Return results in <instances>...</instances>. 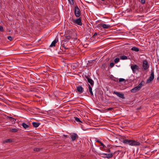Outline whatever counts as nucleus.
Here are the masks:
<instances>
[{
	"label": "nucleus",
	"instance_id": "1a4fd4ad",
	"mask_svg": "<svg viewBox=\"0 0 159 159\" xmlns=\"http://www.w3.org/2000/svg\"><path fill=\"white\" fill-rule=\"evenodd\" d=\"M113 93L114 94H115L117 96L119 97L120 98L124 99L125 98L124 94L123 93H120V92H117L115 91H114L113 92Z\"/></svg>",
	"mask_w": 159,
	"mask_h": 159
},
{
	"label": "nucleus",
	"instance_id": "c756f323",
	"mask_svg": "<svg viewBox=\"0 0 159 159\" xmlns=\"http://www.w3.org/2000/svg\"><path fill=\"white\" fill-rule=\"evenodd\" d=\"M61 46L62 47L64 48L65 49H68V48H66L65 46V43L62 44L61 45Z\"/></svg>",
	"mask_w": 159,
	"mask_h": 159
},
{
	"label": "nucleus",
	"instance_id": "a878e982",
	"mask_svg": "<svg viewBox=\"0 0 159 159\" xmlns=\"http://www.w3.org/2000/svg\"><path fill=\"white\" fill-rule=\"evenodd\" d=\"M119 61H120V59L118 58H116V59H114V63L115 64H116V63H118V62H119Z\"/></svg>",
	"mask_w": 159,
	"mask_h": 159
},
{
	"label": "nucleus",
	"instance_id": "4c0bfd02",
	"mask_svg": "<svg viewBox=\"0 0 159 159\" xmlns=\"http://www.w3.org/2000/svg\"><path fill=\"white\" fill-rule=\"evenodd\" d=\"M98 34L97 33H95L94 34H93V37H94L96 36Z\"/></svg>",
	"mask_w": 159,
	"mask_h": 159
},
{
	"label": "nucleus",
	"instance_id": "37998d69",
	"mask_svg": "<svg viewBox=\"0 0 159 159\" xmlns=\"http://www.w3.org/2000/svg\"><path fill=\"white\" fill-rule=\"evenodd\" d=\"M105 65V64H102V66H104Z\"/></svg>",
	"mask_w": 159,
	"mask_h": 159
},
{
	"label": "nucleus",
	"instance_id": "0eeeda50",
	"mask_svg": "<svg viewBox=\"0 0 159 159\" xmlns=\"http://www.w3.org/2000/svg\"><path fill=\"white\" fill-rule=\"evenodd\" d=\"M143 70H145L149 67L148 61L146 60H144L143 61Z\"/></svg>",
	"mask_w": 159,
	"mask_h": 159
},
{
	"label": "nucleus",
	"instance_id": "cd10ccee",
	"mask_svg": "<svg viewBox=\"0 0 159 159\" xmlns=\"http://www.w3.org/2000/svg\"><path fill=\"white\" fill-rule=\"evenodd\" d=\"M0 31L1 32H3L4 30L2 26H0Z\"/></svg>",
	"mask_w": 159,
	"mask_h": 159
},
{
	"label": "nucleus",
	"instance_id": "e433bc0d",
	"mask_svg": "<svg viewBox=\"0 0 159 159\" xmlns=\"http://www.w3.org/2000/svg\"><path fill=\"white\" fill-rule=\"evenodd\" d=\"M141 2L142 4H144L145 2V0H141Z\"/></svg>",
	"mask_w": 159,
	"mask_h": 159
},
{
	"label": "nucleus",
	"instance_id": "473e14b6",
	"mask_svg": "<svg viewBox=\"0 0 159 159\" xmlns=\"http://www.w3.org/2000/svg\"><path fill=\"white\" fill-rule=\"evenodd\" d=\"M125 80L124 79L120 78L119 79V81L120 82H121L124 81Z\"/></svg>",
	"mask_w": 159,
	"mask_h": 159
},
{
	"label": "nucleus",
	"instance_id": "6e6552de",
	"mask_svg": "<svg viewBox=\"0 0 159 159\" xmlns=\"http://www.w3.org/2000/svg\"><path fill=\"white\" fill-rule=\"evenodd\" d=\"M99 27H102L103 29H108L111 27L109 25H107L104 23H100L98 25Z\"/></svg>",
	"mask_w": 159,
	"mask_h": 159
},
{
	"label": "nucleus",
	"instance_id": "f257e3e1",
	"mask_svg": "<svg viewBox=\"0 0 159 159\" xmlns=\"http://www.w3.org/2000/svg\"><path fill=\"white\" fill-rule=\"evenodd\" d=\"M121 142L125 144L129 145L131 146H139L140 145V143L137 141L127 139L125 137H124Z\"/></svg>",
	"mask_w": 159,
	"mask_h": 159
},
{
	"label": "nucleus",
	"instance_id": "dca6fc26",
	"mask_svg": "<svg viewBox=\"0 0 159 159\" xmlns=\"http://www.w3.org/2000/svg\"><path fill=\"white\" fill-rule=\"evenodd\" d=\"M140 89L138 88V87L137 86L136 87H135L132 89L131 90H130V92L131 93H134L137 91H139Z\"/></svg>",
	"mask_w": 159,
	"mask_h": 159
},
{
	"label": "nucleus",
	"instance_id": "c85d7f7f",
	"mask_svg": "<svg viewBox=\"0 0 159 159\" xmlns=\"http://www.w3.org/2000/svg\"><path fill=\"white\" fill-rule=\"evenodd\" d=\"M8 39L10 40V41H12L13 40V38L11 36H9L7 37Z\"/></svg>",
	"mask_w": 159,
	"mask_h": 159
},
{
	"label": "nucleus",
	"instance_id": "58836bf2",
	"mask_svg": "<svg viewBox=\"0 0 159 159\" xmlns=\"http://www.w3.org/2000/svg\"><path fill=\"white\" fill-rule=\"evenodd\" d=\"M63 136L65 137H68V136L67 135H63Z\"/></svg>",
	"mask_w": 159,
	"mask_h": 159
},
{
	"label": "nucleus",
	"instance_id": "2eb2a0df",
	"mask_svg": "<svg viewBox=\"0 0 159 159\" xmlns=\"http://www.w3.org/2000/svg\"><path fill=\"white\" fill-rule=\"evenodd\" d=\"M95 60L89 61H88L87 65L89 66H91L92 64H94L95 63Z\"/></svg>",
	"mask_w": 159,
	"mask_h": 159
},
{
	"label": "nucleus",
	"instance_id": "f3484780",
	"mask_svg": "<svg viewBox=\"0 0 159 159\" xmlns=\"http://www.w3.org/2000/svg\"><path fill=\"white\" fill-rule=\"evenodd\" d=\"M13 140L12 139H7L3 142V143H10L13 141Z\"/></svg>",
	"mask_w": 159,
	"mask_h": 159
},
{
	"label": "nucleus",
	"instance_id": "423d86ee",
	"mask_svg": "<svg viewBox=\"0 0 159 159\" xmlns=\"http://www.w3.org/2000/svg\"><path fill=\"white\" fill-rule=\"evenodd\" d=\"M73 22L74 24H77L81 26L82 25V23L80 18H79L76 19H73Z\"/></svg>",
	"mask_w": 159,
	"mask_h": 159
},
{
	"label": "nucleus",
	"instance_id": "5701e85b",
	"mask_svg": "<svg viewBox=\"0 0 159 159\" xmlns=\"http://www.w3.org/2000/svg\"><path fill=\"white\" fill-rule=\"evenodd\" d=\"M131 50L132 51H135L136 52H138L139 51V49L138 48L135 47H134L132 48H131Z\"/></svg>",
	"mask_w": 159,
	"mask_h": 159
},
{
	"label": "nucleus",
	"instance_id": "412c9836",
	"mask_svg": "<svg viewBox=\"0 0 159 159\" xmlns=\"http://www.w3.org/2000/svg\"><path fill=\"white\" fill-rule=\"evenodd\" d=\"M18 129H11L10 131L12 133H15L17 132L18 131Z\"/></svg>",
	"mask_w": 159,
	"mask_h": 159
},
{
	"label": "nucleus",
	"instance_id": "ddd939ff",
	"mask_svg": "<svg viewBox=\"0 0 159 159\" xmlns=\"http://www.w3.org/2000/svg\"><path fill=\"white\" fill-rule=\"evenodd\" d=\"M115 152H115L114 153H111L109 154L103 153H102V154L105 155H106V157H107V158L109 159L112 158L113 157V155Z\"/></svg>",
	"mask_w": 159,
	"mask_h": 159
},
{
	"label": "nucleus",
	"instance_id": "c9c22d12",
	"mask_svg": "<svg viewBox=\"0 0 159 159\" xmlns=\"http://www.w3.org/2000/svg\"><path fill=\"white\" fill-rule=\"evenodd\" d=\"M100 144L103 148L106 147L105 146L102 142H100Z\"/></svg>",
	"mask_w": 159,
	"mask_h": 159
},
{
	"label": "nucleus",
	"instance_id": "a18cd8bd",
	"mask_svg": "<svg viewBox=\"0 0 159 159\" xmlns=\"http://www.w3.org/2000/svg\"><path fill=\"white\" fill-rule=\"evenodd\" d=\"M119 147H121V148H122V147H120V146H119Z\"/></svg>",
	"mask_w": 159,
	"mask_h": 159
},
{
	"label": "nucleus",
	"instance_id": "20e7f679",
	"mask_svg": "<svg viewBox=\"0 0 159 159\" xmlns=\"http://www.w3.org/2000/svg\"><path fill=\"white\" fill-rule=\"evenodd\" d=\"M131 68L134 73H136L137 71H138L139 69L138 66L134 64L131 65Z\"/></svg>",
	"mask_w": 159,
	"mask_h": 159
},
{
	"label": "nucleus",
	"instance_id": "2f4dec72",
	"mask_svg": "<svg viewBox=\"0 0 159 159\" xmlns=\"http://www.w3.org/2000/svg\"><path fill=\"white\" fill-rule=\"evenodd\" d=\"M65 37L66 39L68 40H69L71 39V37L70 35L66 36Z\"/></svg>",
	"mask_w": 159,
	"mask_h": 159
},
{
	"label": "nucleus",
	"instance_id": "f8f14e48",
	"mask_svg": "<svg viewBox=\"0 0 159 159\" xmlns=\"http://www.w3.org/2000/svg\"><path fill=\"white\" fill-rule=\"evenodd\" d=\"M86 78L88 82L90 84V85L93 86L94 85V82L93 80L89 78L88 76H86Z\"/></svg>",
	"mask_w": 159,
	"mask_h": 159
},
{
	"label": "nucleus",
	"instance_id": "bb28decb",
	"mask_svg": "<svg viewBox=\"0 0 159 159\" xmlns=\"http://www.w3.org/2000/svg\"><path fill=\"white\" fill-rule=\"evenodd\" d=\"M42 149V148H36L34 149V151L38 152L41 151Z\"/></svg>",
	"mask_w": 159,
	"mask_h": 159
},
{
	"label": "nucleus",
	"instance_id": "9b49d317",
	"mask_svg": "<svg viewBox=\"0 0 159 159\" xmlns=\"http://www.w3.org/2000/svg\"><path fill=\"white\" fill-rule=\"evenodd\" d=\"M58 38L57 37L53 41L50 45V47H54L55 46L56 44L58 42Z\"/></svg>",
	"mask_w": 159,
	"mask_h": 159
},
{
	"label": "nucleus",
	"instance_id": "ea45409f",
	"mask_svg": "<svg viewBox=\"0 0 159 159\" xmlns=\"http://www.w3.org/2000/svg\"><path fill=\"white\" fill-rule=\"evenodd\" d=\"M96 142H98V143H100V142H101L100 141H99V140H97L96 141Z\"/></svg>",
	"mask_w": 159,
	"mask_h": 159
},
{
	"label": "nucleus",
	"instance_id": "393cba45",
	"mask_svg": "<svg viewBox=\"0 0 159 159\" xmlns=\"http://www.w3.org/2000/svg\"><path fill=\"white\" fill-rule=\"evenodd\" d=\"M74 118L75 120L77 122L82 123V121L80 120V119L79 118L76 117H74Z\"/></svg>",
	"mask_w": 159,
	"mask_h": 159
},
{
	"label": "nucleus",
	"instance_id": "b1692460",
	"mask_svg": "<svg viewBox=\"0 0 159 159\" xmlns=\"http://www.w3.org/2000/svg\"><path fill=\"white\" fill-rule=\"evenodd\" d=\"M120 58L123 60H126L128 59V57L126 56L123 55L120 57Z\"/></svg>",
	"mask_w": 159,
	"mask_h": 159
},
{
	"label": "nucleus",
	"instance_id": "f03ea898",
	"mask_svg": "<svg viewBox=\"0 0 159 159\" xmlns=\"http://www.w3.org/2000/svg\"><path fill=\"white\" fill-rule=\"evenodd\" d=\"M70 138L71 140L72 141H76L78 139L79 137L78 135L76 133L71 134H70Z\"/></svg>",
	"mask_w": 159,
	"mask_h": 159
},
{
	"label": "nucleus",
	"instance_id": "a211bd4d",
	"mask_svg": "<svg viewBox=\"0 0 159 159\" xmlns=\"http://www.w3.org/2000/svg\"><path fill=\"white\" fill-rule=\"evenodd\" d=\"M145 84V82L144 81H142L138 85L137 87L138 88L140 89Z\"/></svg>",
	"mask_w": 159,
	"mask_h": 159
},
{
	"label": "nucleus",
	"instance_id": "72a5a7b5",
	"mask_svg": "<svg viewBox=\"0 0 159 159\" xmlns=\"http://www.w3.org/2000/svg\"><path fill=\"white\" fill-rule=\"evenodd\" d=\"M113 109V108L112 107H110L109 108H108L106 109L107 111H111Z\"/></svg>",
	"mask_w": 159,
	"mask_h": 159
},
{
	"label": "nucleus",
	"instance_id": "6ab92c4d",
	"mask_svg": "<svg viewBox=\"0 0 159 159\" xmlns=\"http://www.w3.org/2000/svg\"><path fill=\"white\" fill-rule=\"evenodd\" d=\"M32 124L34 127L37 128L39 125L40 124L38 122H33Z\"/></svg>",
	"mask_w": 159,
	"mask_h": 159
},
{
	"label": "nucleus",
	"instance_id": "aec40b11",
	"mask_svg": "<svg viewBox=\"0 0 159 159\" xmlns=\"http://www.w3.org/2000/svg\"><path fill=\"white\" fill-rule=\"evenodd\" d=\"M22 125V126L24 129H29V126L28 125L24 123H23Z\"/></svg>",
	"mask_w": 159,
	"mask_h": 159
},
{
	"label": "nucleus",
	"instance_id": "79ce46f5",
	"mask_svg": "<svg viewBox=\"0 0 159 159\" xmlns=\"http://www.w3.org/2000/svg\"><path fill=\"white\" fill-rule=\"evenodd\" d=\"M13 119L14 118L13 117H10V119Z\"/></svg>",
	"mask_w": 159,
	"mask_h": 159
},
{
	"label": "nucleus",
	"instance_id": "f704fd0d",
	"mask_svg": "<svg viewBox=\"0 0 159 159\" xmlns=\"http://www.w3.org/2000/svg\"><path fill=\"white\" fill-rule=\"evenodd\" d=\"M71 4H73L74 3L73 0H68Z\"/></svg>",
	"mask_w": 159,
	"mask_h": 159
},
{
	"label": "nucleus",
	"instance_id": "c03bdc74",
	"mask_svg": "<svg viewBox=\"0 0 159 159\" xmlns=\"http://www.w3.org/2000/svg\"><path fill=\"white\" fill-rule=\"evenodd\" d=\"M108 151L109 152H110V150H108Z\"/></svg>",
	"mask_w": 159,
	"mask_h": 159
},
{
	"label": "nucleus",
	"instance_id": "7c9ffc66",
	"mask_svg": "<svg viewBox=\"0 0 159 159\" xmlns=\"http://www.w3.org/2000/svg\"><path fill=\"white\" fill-rule=\"evenodd\" d=\"M114 63L113 62H111L110 63V66L111 68L112 67L114 66Z\"/></svg>",
	"mask_w": 159,
	"mask_h": 159
},
{
	"label": "nucleus",
	"instance_id": "4be33fe9",
	"mask_svg": "<svg viewBox=\"0 0 159 159\" xmlns=\"http://www.w3.org/2000/svg\"><path fill=\"white\" fill-rule=\"evenodd\" d=\"M89 92H90L91 95L93 96V93L92 91V88L89 84Z\"/></svg>",
	"mask_w": 159,
	"mask_h": 159
},
{
	"label": "nucleus",
	"instance_id": "a19ab883",
	"mask_svg": "<svg viewBox=\"0 0 159 159\" xmlns=\"http://www.w3.org/2000/svg\"><path fill=\"white\" fill-rule=\"evenodd\" d=\"M103 155V157L107 158V157H106V155Z\"/></svg>",
	"mask_w": 159,
	"mask_h": 159
},
{
	"label": "nucleus",
	"instance_id": "9d476101",
	"mask_svg": "<svg viewBox=\"0 0 159 159\" xmlns=\"http://www.w3.org/2000/svg\"><path fill=\"white\" fill-rule=\"evenodd\" d=\"M113 93L114 94H115L117 96L119 97L120 98L124 99L125 98L124 94L123 93H120V92H117L115 91H114L113 92Z\"/></svg>",
	"mask_w": 159,
	"mask_h": 159
},
{
	"label": "nucleus",
	"instance_id": "4468645a",
	"mask_svg": "<svg viewBox=\"0 0 159 159\" xmlns=\"http://www.w3.org/2000/svg\"><path fill=\"white\" fill-rule=\"evenodd\" d=\"M77 90L80 93H82L83 92L84 89L81 86L77 87Z\"/></svg>",
	"mask_w": 159,
	"mask_h": 159
},
{
	"label": "nucleus",
	"instance_id": "39448f33",
	"mask_svg": "<svg viewBox=\"0 0 159 159\" xmlns=\"http://www.w3.org/2000/svg\"><path fill=\"white\" fill-rule=\"evenodd\" d=\"M154 78V72L153 71H151V74L147 80V83H150Z\"/></svg>",
	"mask_w": 159,
	"mask_h": 159
},
{
	"label": "nucleus",
	"instance_id": "7ed1b4c3",
	"mask_svg": "<svg viewBox=\"0 0 159 159\" xmlns=\"http://www.w3.org/2000/svg\"><path fill=\"white\" fill-rule=\"evenodd\" d=\"M74 13L75 16L77 17H79L81 14L80 11L78 7L76 6L74 9Z\"/></svg>",
	"mask_w": 159,
	"mask_h": 159
}]
</instances>
